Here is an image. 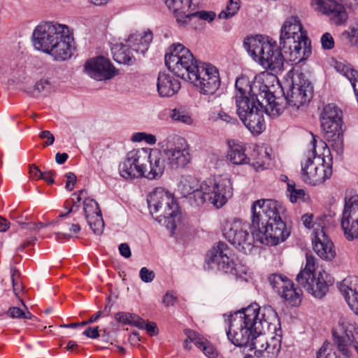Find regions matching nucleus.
Returning <instances> with one entry per match:
<instances>
[{"label":"nucleus","mask_w":358,"mask_h":358,"mask_svg":"<svg viewBox=\"0 0 358 358\" xmlns=\"http://www.w3.org/2000/svg\"><path fill=\"white\" fill-rule=\"evenodd\" d=\"M243 45L250 57L264 69L278 73L284 62L299 64L311 54L310 41L299 17H288L280 29V45L268 36L257 35L244 39Z\"/></svg>","instance_id":"nucleus-1"},{"label":"nucleus","mask_w":358,"mask_h":358,"mask_svg":"<svg viewBox=\"0 0 358 358\" xmlns=\"http://www.w3.org/2000/svg\"><path fill=\"white\" fill-rule=\"evenodd\" d=\"M276 320L277 313L271 306L261 309L258 304H251L225 320L227 338L236 346L249 347L252 350L262 341V331Z\"/></svg>","instance_id":"nucleus-2"},{"label":"nucleus","mask_w":358,"mask_h":358,"mask_svg":"<svg viewBox=\"0 0 358 358\" xmlns=\"http://www.w3.org/2000/svg\"><path fill=\"white\" fill-rule=\"evenodd\" d=\"M268 76V73L263 72L256 76L252 81L246 76L236 79L235 99L237 114L241 120L264 105L269 116H278L282 113V108L276 103L268 86L264 83L265 78Z\"/></svg>","instance_id":"nucleus-3"},{"label":"nucleus","mask_w":358,"mask_h":358,"mask_svg":"<svg viewBox=\"0 0 358 358\" xmlns=\"http://www.w3.org/2000/svg\"><path fill=\"white\" fill-rule=\"evenodd\" d=\"M178 189L182 196L194 206L208 202L216 208H220L233 195L232 182L224 176L208 178L200 182L191 176H182Z\"/></svg>","instance_id":"nucleus-4"},{"label":"nucleus","mask_w":358,"mask_h":358,"mask_svg":"<svg viewBox=\"0 0 358 358\" xmlns=\"http://www.w3.org/2000/svg\"><path fill=\"white\" fill-rule=\"evenodd\" d=\"M251 225L262 244L276 245L289 235L278 210V203L272 199H259L251 206Z\"/></svg>","instance_id":"nucleus-5"},{"label":"nucleus","mask_w":358,"mask_h":358,"mask_svg":"<svg viewBox=\"0 0 358 358\" xmlns=\"http://www.w3.org/2000/svg\"><path fill=\"white\" fill-rule=\"evenodd\" d=\"M34 48L51 55L57 61H64L72 55L73 38L66 25L55 22H43L32 33Z\"/></svg>","instance_id":"nucleus-6"},{"label":"nucleus","mask_w":358,"mask_h":358,"mask_svg":"<svg viewBox=\"0 0 358 358\" xmlns=\"http://www.w3.org/2000/svg\"><path fill=\"white\" fill-rule=\"evenodd\" d=\"M329 153L326 143L322 141L317 142L313 139V150L309 153L304 162H301V179L310 185L322 184L332 174L331 166L326 163L324 155Z\"/></svg>","instance_id":"nucleus-7"},{"label":"nucleus","mask_w":358,"mask_h":358,"mask_svg":"<svg viewBox=\"0 0 358 358\" xmlns=\"http://www.w3.org/2000/svg\"><path fill=\"white\" fill-rule=\"evenodd\" d=\"M147 201L150 213L156 221L167 227L171 224L173 230L176 228L174 219L178 215L180 209L171 192L157 187L149 194Z\"/></svg>","instance_id":"nucleus-8"},{"label":"nucleus","mask_w":358,"mask_h":358,"mask_svg":"<svg viewBox=\"0 0 358 358\" xmlns=\"http://www.w3.org/2000/svg\"><path fill=\"white\" fill-rule=\"evenodd\" d=\"M342 117V110L334 103L325 106L320 115L324 138L338 154L342 153L343 148Z\"/></svg>","instance_id":"nucleus-9"},{"label":"nucleus","mask_w":358,"mask_h":358,"mask_svg":"<svg viewBox=\"0 0 358 358\" xmlns=\"http://www.w3.org/2000/svg\"><path fill=\"white\" fill-rule=\"evenodd\" d=\"M165 64L178 77L187 80L199 62L191 51L181 43H173L165 55Z\"/></svg>","instance_id":"nucleus-10"},{"label":"nucleus","mask_w":358,"mask_h":358,"mask_svg":"<svg viewBox=\"0 0 358 358\" xmlns=\"http://www.w3.org/2000/svg\"><path fill=\"white\" fill-rule=\"evenodd\" d=\"M231 255L232 252L229 245L224 242H219L208 252L206 261L212 269L216 268L241 278L246 275L248 268L241 263L235 262Z\"/></svg>","instance_id":"nucleus-11"},{"label":"nucleus","mask_w":358,"mask_h":358,"mask_svg":"<svg viewBox=\"0 0 358 358\" xmlns=\"http://www.w3.org/2000/svg\"><path fill=\"white\" fill-rule=\"evenodd\" d=\"M229 149L227 151V159L235 165L250 164L256 171L267 169L271 161L270 152L268 148H258L254 150L252 162L245 154V146L241 142L234 140L228 141Z\"/></svg>","instance_id":"nucleus-12"},{"label":"nucleus","mask_w":358,"mask_h":358,"mask_svg":"<svg viewBox=\"0 0 358 358\" xmlns=\"http://www.w3.org/2000/svg\"><path fill=\"white\" fill-rule=\"evenodd\" d=\"M328 277L324 271L315 272V258L307 253L305 267L296 275V280L308 293L316 298H322L328 291Z\"/></svg>","instance_id":"nucleus-13"},{"label":"nucleus","mask_w":358,"mask_h":358,"mask_svg":"<svg viewBox=\"0 0 358 358\" xmlns=\"http://www.w3.org/2000/svg\"><path fill=\"white\" fill-rule=\"evenodd\" d=\"M248 223L240 220L227 221L223 225L224 237L238 251L244 254H250L255 247V240L257 237L255 234V229L251 233Z\"/></svg>","instance_id":"nucleus-14"},{"label":"nucleus","mask_w":358,"mask_h":358,"mask_svg":"<svg viewBox=\"0 0 358 358\" xmlns=\"http://www.w3.org/2000/svg\"><path fill=\"white\" fill-rule=\"evenodd\" d=\"M334 344L347 358L352 355L350 348L358 354V327L352 320L341 317L332 329Z\"/></svg>","instance_id":"nucleus-15"},{"label":"nucleus","mask_w":358,"mask_h":358,"mask_svg":"<svg viewBox=\"0 0 358 358\" xmlns=\"http://www.w3.org/2000/svg\"><path fill=\"white\" fill-rule=\"evenodd\" d=\"M187 81L194 84L200 94L207 96L215 94L221 84L218 69L209 63H199Z\"/></svg>","instance_id":"nucleus-16"},{"label":"nucleus","mask_w":358,"mask_h":358,"mask_svg":"<svg viewBox=\"0 0 358 358\" xmlns=\"http://www.w3.org/2000/svg\"><path fill=\"white\" fill-rule=\"evenodd\" d=\"M148 164V148H138L129 151L119 165V173L127 180L146 177Z\"/></svg>","instance_id":"nucleus-17"},{"label":"nucleus","mask_w":358,"mask_h":358,"mask_svg":"<svg viewBox=\"0 0 358 358\" xmlns=\"http://www.w3.org/2000/svg\"><path fill=\"white\" fill-rule=\"evenodd\" d=\"M163 152L167 166L172 169L185 167L191 159L189 145L181 136H173Z\"/></svg>","instance_id":"nucleus-18"},{"label":"nucleus","mask_w":358,"mask_h":358,"mask_svg":"<svg viewBox=\"0 0 358 358\" xmlns=\"http://www.w3.org/2000/svg\"><path fill=\"white\" fill-rule=\"evenodd\" d=\"M313 89L310 82L305 78L303 73L294 76L285 96L287 103L290 106L299 108L301 106L310 101Z\"/></svg>","instance_id":"nucleus-19"},{"label":"nucleus","mask_w":358,"mask_h":358,"mask_svg":"<svg viewBox=\"0 0 358 358\" xmlns=\"http://www.w3.org/2000/svg\"><path fill=\"white\" fill-rule=\"evenodd\" d=\"M341 225L348 241L358 238V194L345 200Z\"/></svg>","instance_id":"nucleus-20"},{"label":"nucleus","mask_w":358,"mask_h":358,"mask_svg":"<svg viewBox=\"0 0 358 358\" xmlns=\"http://www.w3.org/2000/svg\"><path fill=\"white\" fill-rule=\"evenodd\" d=\"M313 250L322 259L331 261L336 256L334 245L327 234L326 227L322 219L315 223L314 232L312 234Z\"/></svg>","instance_id":"nucleus-21"},{"label":"nucleus","mask_w":358,"mask_h":358,"mask_svg":"<svg viewBox=\"0 0 358 358\" xmlns=\"http://www.w3.org/2000/svg\"><path fill=\"white\" fill-rule=\"evenodd\" d=\"M268 280L273 289L291 306L300 304L301 290L296 288L292 280L278 273L271 275Z\"/></svg>","instance_id":"nucleus-22"},{"label":"nucleus","mask_w":358,"mask_h":358,"mask_svg":"<svg viewBox=\"0 0 358 358\" xmlns=\"http://www.w3.org/2000/svg\"><path fill=\"white\" fill-rule=\"evenodd\" d=\"M311 6L316 12L328 16L336 25L344 24L348 18L345 7L334 0H312Z\"/></svg>","instance_id":"nucleus-23"},{"label":"nucleus","mask_w":358,"mask_h":358,"mask_svg":"<svg viewBox=\"0 0 358 358\" xmlns=\"http://www.w3.org/2000/svg\"><path fill=\"white\" fill-rule=\"evenodd\" d=\"M85 71L90 78L98 81L110 80L117 74L110 60L103 56L88 59L85 64Z\"/></svg>","instance_id":"nucleus-24"},{"label":"nucleus","mask_w":358,"mask_h":358,"mask_svg":"<svg viewBox=\"0 0 358 358\" xmlns=\"http://www.w3.org/2000/svg\"><path fill=\"white\" fill-rule=\"evenodd\" d=\"M170 10H172L177 22L182 25L189 21L191 10H194L202 0H163Z\"/></svg>","instance_id":"nucleus-25"},{"label":"nucleus","mask_w":358,"mask_h":358,"mask_svg":"<svg viewBox=\"0 0 358 358\" xmlns=\"http://www.w3.org/2000/svg\"><path fill=\"white\" fill-rule=\"evenodd\" d=\"M85 219L90 229L96 235H101L104 229V222L98 203L93 199H85L83 201Z\"/></svg>","instance_id":"nucleus-26"},{"label":"nucleus","mask_w":358,"mask_h":358,"mask_svg":"<svg viewBox=\"0 0 358 358\" xmlns=\"http://www.w3.org/2000/svg\"><path fill=\"white\" fill-rule=\"evenodd\" d=\"M339 290L349 308L358 315V276L344 278L339 285Z\"/></svg>","instance_id":"nucleus-27"},{"label":"nucleus","mask_w":358,"mask_h":358,"mask_svg":"<svg viewBox=\"0 0 358 358\" xmlns=\"http://www.w3.org/2000/svg\"><path fill=\"white\" fill-rule=\"evenodd\" d=\"M166 164L164 152L157 149L148 148V164L146 178L155 179L163 174Z\"/></svg>","instance_id":"nucleus-28"},{"label":"nucleus","mask_w":358,"mask_h":358,"mask_svg":"<svg viewBox=\"0 0 358 358\" xmlns=\"http://www.w3.org/2000/svg\"><path fill=\"white\" fill-rule=\"evenodd\" d=\"M157 87L160 96L170 97L179 91L180 83L171 74L159 72L157 77Z\"/></svg>","instance_id":"nucleus-29"},{"label":"nucleus","mask_w":358,"mask_h":358,"mask_svg":"<svg viewBox=\"0 0 358 358\" xmlns=\"http://www.w3.org/2000/svg\"><path fill=\"white\" fill-rule=\"evenodd\" d=\"M153 36L150 31L131 34L125 43L133 52L143 55L149 48Z\"/></svg>","instance_id":"nucleus-30"},{"label":"nucleus","mask_w":358,"mask_h":358,"mask_svg":"<svg viewBox=\"0 0 358 358\" xmlns=\"http://www.w3.org/2000/svg\"><path fill=\"white\" fill-rule=\"evenodd\" d=\"M260 342V348H255L253 358H276L281 348V336H272L269 341H266V345Z\"/></svg>","instance_id":"nucleus-31"},{"label":"nucleus","mask_w":358,"mask_h":358,"mask_svg":"<svg viewBox=\"0 0 358 358\" xmlns=\"http://www.w3.org/2000/svg\"><path fill=\"white\" fill-rule=\"evenodd\" d=\"M264 113V107H259V109L255 110L254 112H250V115L241 120L251 133L259 134L266 128Z\"/></svg>","instance_id":"nucleus-32"},{"label":"nucleus","mask_w":358,"mask_h":358,"mask_svg":"<svg viewBox=\"0 0 358 358\" xmlns=\"http://www.w3.org/2000/svg\"><path fill=\"white\" fill-rule=\"evenodd\" d=\"M185 334L194 344L199 348L208 358H216L217 352L210 342L194 331L186 329Z\"/></svg>","instance_id":"nucleus-33"},{"label":"nucleus","mask_w":358,"mask_h":358,"mask_svg":"<svg viewBox=\"0 0 358 358\" xmlns=\"http://www.w3.org/2000/svg\"><path fill=\"white\" fill-rule=\"evenodd\" d=\"M112 52L114 60L117 63L131 65L135 62L133 51L126 43L115 45L112 48Z\"/></svg>","instance_id":"nucleus-34"},{"label":"nucleus","mask_w":358,"mask_h":358,"mask_svg":"<svg viewBox=\"0 0 358 358\" xmlns=\"http://www.w3.org/2000/svg\"><path fill=\"white\" fill-rule=\"evenodd\" d=\"M334 68L336 71L344 76L350 82L353 87L357 100H358V71L345 62H336Z\"/></svg>","instance_id":"nucleus-35"},{"label":"nucleus","mask_w":358,"mask_h":358,"mask_svg":"<svg viewBox=\"0 0 358 358\" xmlns=\"http://www.w3.org/2000/svg\"><path fill=\"white\" fill-rule=\"evenodd\" d=\"M286 194L292 203L306 202L310 198L303 189L296 187L294 180L288 181Z\"/></svg>","instance_id":"nucleus-36"},{"label":"nucleus","mask_w":358,"mask_h":358,"mask_svg":"<svg viewBox=\"0 0 358 358\" xmlns=\"http://www.w3.org/2000/svg\"><path fill=\"white\" fill-rule=\"evenodd\" d=\"M87 192L85 189L80 190L78 192H74L72 194L71 197L66 200L64 203V206L66 208H68V211L66 213H62L59 215L60 217H66L71 212H76L80 206V202L85 199H89L87 197Z\"/></svg>","instance_id":"nucleus-37"},{"label":"nucleus","mask_w":358,"mask_h":358,"mask_svg":"<svg viewBox=\"0 0 358 358\" xmlns=\"http://www.w3.org/2000/svg\"><path fill=\"white\" fill-rule=\"evenodd\" d=\"M209 120L214 122L222 121L231 124H235L238 122L236 117L232 112H227L223 108L217 111L211 112L209 115Z\"/></svg>","instance_id":"nucleus-38"},{"label":"nucleus","mask_w":358,"mask_h":358,"mask_svg":"<svg viewBox=\"0 0 358 358\" xmlns=\"http://www.w3.org/2000/svg\"><path fill=\"white\" fill-rule=\"evenodd\" d=\"M170 117L173 121L186 125H192L194 123V120L192 116L188 113L180 109L174 108L172 110Z\"/></svg>","instance_id":"nucleus-39"},{"label":"nucleus","mask_w":358,"mask_h":358,"mask_svg":"<svg viewBox=\"0 0 358 358\" xmlns=\"http://www.w3.org/2000/svg\"><path fill=\"white\" fill-rule=\"evenodd\" d=\"M22 308L20 307H11L7 314L12 318L32 319L34 315L28 310L27 306L22 302Z\"/></svg>","instance_id":"nucleus-40"},{"label":"nucleus","mask_w":358,"mask_h":358,"mask_svg":"<svg viewBox=\"0 0 358 358\" xmlns=\"http://www.w3.org/2000/svg\"><path fill=\"white\" fill-rule=\"evenodd\" d=\"M240 8L239 0H229L226 9L219 14L220 19H228L233 17Z\"/></svg>","instance_id":"nucleus-41"},{"label":"nucleus","mask_w":358,"mask_h":358,"mask_svg":"<svg viewBox=\"0 0 358 358\" xmlns=\"http://www.w3.org/2000/svg\"><path fill=\"white\" fill-rule=\"evenodd\" d=\"M316 358H339L333 349L332 345L325 342L316 352Z\"/></svg>","instance_id":"nucleus-42"},{"label":"nucleus","mask_w":358,"mask_h":358,"mask_svg":"<svg viewBox=\"0 0 358 358\" xmlns=\"http://www.w3.org/2000/svg\"><path fill=\"white\" fill-rule=\"evenodd\" d=\"M69 231L71 234L64 232H57L55 234V238L57 241L62 242L63 239L68 240L72 235L78 234L80 231V227L78 224H72L69 228Z\"/></svg>","instance_id":"nucleus-43"},{"label":"nucleus","mask_w":358,"mask_h":358,"mask_svg":"<svg viewBox=\"0 0 358 358\" xmlns=\"http://www.w3.org/2000/svg\"><path fill=\"white\" fill-rule=\"evenodd\" d=\"M215 13L213 11H206V10H201V11H194L191 10V15H189V19L192 17H197L201 20L208 21V22H210L214 20L215 18Z\"/></svg>","instance_id":"nucleus-44"},{"label":"nucleus","mask_w":358,"mask_h":358,"mask_svg":"<svg viewBox=\"0 0 358 358\" xmlns=\"http://www.w3.org/2000/svg\"><path fill=\"white\" fill-rule=\"evenodd\" d=\"M313 216L312 214H305L302 216L301 220L303 222V225L308 229L313 228L314 230V225L316 222H317L319 220L322 219L324 220V224L326 227L325 221L327 220L326 216L320 217L317 219L315 220V221L313 222Z\"/></svg>","instance_id":"nucleus-45"},{"label":"nucleus","mask_w":358,"mask_h":358,"mask_svg":"<svg viewBox=\"0 0 358 358\" xmlns=\"http://www.w3.org/2000/svg\"><path fill=\"white\" fill-rule=\"evenodd\" d=\"M10 275H11V281H12L13 291L15 292V294L17 297H20L19 292H18V291L21 287L18 282V278L20 276V273L15 268H12L10 269Z\"/></svg>","instance_id":"nucleus-46"},{"label":"nucleus","mask_w":358,"mask_h":358,"mask_svg":"<svg viewBox=\"0 0 358 358\" xmlns=\"http://www.w3.org/2000/svg\"><path fill=\"white\" fill-rule=\"evenodd\" d=\"M343 36L348 39L351 43L357 42L358 40V28L355 27H350L348 30L343 33Z\"/></svg>","instance_id":"nucleus-47"},{"label":"nucleus","mask_w":358,"mask_h":358,"mask_svg":"<svg viewBox=\"0 0 358 358\" xmlns=\"http://www.w3.org/2000/svg\"><path fill=\"white\" fill-rule=\"evenodd\" d=\"M139 275L142 281L145 282H150L155 278V273L152 271L148 269L146 267H143L139 272Z\"/></svg>","instance_id":"nucleus-48"},{"label":"nucleus","mask_w":358,"mask_h":358,"mask_svg":"<svg viewBox=\"0 0 358 358\" xmlns=\"http://www.w3.org/2000/svg\"><path fill=\"white\" fill-rule=\"evenodd\" d=\"M321 43L323 48L332 49L334 46V41L329 33H325L321 38Z\"/></svg>","instance_id":"nucleus-49"},{"label":"nucleus","mask_w":358,"mask_h":358,"mask_svg":"<svg viewBox=\"0 0 358 358\" xmlns=\"http://www.w3.org/2000/svg\"><path fill=\"white\" fill-rule=\"evenodd\" d=\"M66 189L71 192L73 189L75 184L77 180V178L76 175L72 172H69L66 174Z\"/></svg>","instance_id":"nucleus-50"},{"label":"nucleus","mask_w":358,"mask_h":358,"mask_svg":"<svg viewBox=\"0 0 358 358\" xmlns=\"http://www.w3.org/2000/svg\"><path fill=\"white\" fill-rule=\"evenodd\" d=\"M138 329L146 330L150 336H154L157 333L156 324L154 322H146L144 320L142 327H138Z\"/></svg>","instance_id":"nucleus-51"},{"label":"nucleus","mask_w":358,"mask_h":358,"mask_svg":"<svg viewBox=\"0 0 358 358\" xmlns=\"http://www.w3.org/2000/svg\"><path fill=\"white\" fill-rule=\"evenodd\" d=\"M143 324V319L141 318L136 314L130 313L129 315V322L127 324L133 325L138 328V327H142Z\"/></svg>","instance_id":"nucleus-52"},{"label":"nucleus","mask_w":358,"mask_h":358,"mask_svg":"<svg viewBox=\"0 0 358 358\" xmlns=\"http://www.w3.org/2000/svg\"><path fill=\"white\" fill-rule=\"evenodd\" d=\"M39 137L42 139H46V142L45 143V146L50 145L54 143L55 137L50 133V131L45 130L43 131L40 133Z\"/></svg>","instance_id":"nucleus-53"},{"label":"nucleus","mask_w":358,"mask_h":358,"mask_svg":"<svg viewBox=\"0 0 358 358\" xmlns=\"http://www.w3.org/2000/svg\"><path fill=\"white\" fill-rule=\"evenodd\" d=\"M176 299L173 292H167L164 296L163 302L166 306H173L176 301Z\"/></svg>","instance_id":"nucleus-54"},{"label":"nucleus","mask_w":358,"mask_h":358,"mask_svg":"<svg viewBox=\"0 0 358 358\" xmlns=\"http://www.w3.org/2000/svg\"><path fill=\"white\" fill-rule=\"evenodd\" d=\"M83 334L91 338H96L99 336L98 327H88L84 331Z\"/></svg>","instance_id":"nucleus-55"},{"label":"nucleus","mask_w":358,"mask_h":358,"mask_svg":"<svg viewBox=\"0 0 358 358\" xmlns=\"http://www.w3.org/2000/svg\"><path fill=\"white\" fill-rule=\"evenodd\" d=\"M55 176V172L50 171L43 172L40 178L47 182L48 184H52L54 182Z\"/></svg>","instance_id":"nucleus-56"},{"label":"nucleus","mask_w":358,"mask_h":358,"mask_svg":"<svg viewBox=\"0 0 358 358\" xmlns=\"http://www.w3.org/2000/svg\"><path fill=\"white\" fill-rule=\"evenodd\" d=\"M129 313L120 312L115 314V319L121 323L127 324L129 322Z\"/></svg>","instance_id":"nucleus-57"},{"label":"nucleus","mask_w":358,"mask_h":358,"mask_svg":"<svg viewBox=\"0 0 358 358\" xmlns=\"http://www.w3.org/2000/svg\"><path fill=\"white\" fill-rule=\"evenodd\" d=\"M119 251L120 255L125 258H129L131 255L130 248L127 243H121L119 245Z\"/></svg>","instance_id":"nucleus-58"},{"label":"nucleus","mask_w":358,"mask_h":358,"mask_svg":"<svg viewBox=\"0 0 358 358\" xmlns=\"http://www.w3.org/2000/svg\"><path fill=\"white\" fill-rule=\"evenodd\" d=\"M35 87L38 92H43L50 87V83L46 80H41L36 83Z\"/></svg>","instance_id":"nucleus-59"},{"label":"nucleus","mask_w":358,"mask_h":358,"mask_svg":"<svg viewBox=\"0 0 358 358\" xmlns=\"http://www.w3.org/2000/svg\"><path fill=\"white\" fill-rule=\"evenodd\" d=\"M69 156L66 153H57L55 156V161L59 164H63L68 159Z\"/></svg>","instance_id":"nucleus-60"},{"label":"nucleus","mask_w":358,"mask_h":358,"mask_svg":"<svg viewBox=\"0 0 358 358\" xmlns=\"http://www.w3.org/2000/svg\"><path fill=\"white\" fill-rule=\"evenodd\" d=\"M145 136V132H137L132 135L131 139L134 142H141L144 141Z\"/></svg>","instance_id":"nucleus-61"},{"label":"nucleus","mask_w":358,"mask_h":358,"mask_svg":"<svg viewBox=\"0 0 358 358\" xmlns=\"http://www.w3.org/2000/svg\"><path fill=\"white\" fill-rule=\"evenodd\" d=\"M30 173L32 176L40 178L42 174V171L35 165L30 166Z\"/></svg>","instance_id":"nucleus-62"},{"label":"nucleus","mask_w":358,"mask_h":358,"mask_svg":"<svg viewBox=\"0 0 358 358\" xmlns=\"http://www.w3.org/2000/svg\"><path fill=\"white\" fill-rule=\"evenodd\" d=\"M10 223L9 222L0 216V231H6L9 228Z\"/></svg>","instance_id":"nucleus-63"},{"label":"nucleus","mask_w":358,"mask_h":358,"mask_svg":"<svg viewBox=\"0 0 358 358\" xmlns=\"http://www.w3.org/2000/svg\"><path fill=\"white\" fill-rule=\"evenodd\" d=\"M144 141L150 145H153L156 143L157 138L155 136L145 133Z\"/></svg>","instance_id":"nucleus-64"}]
</instances>
